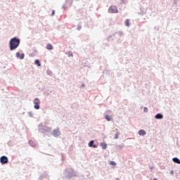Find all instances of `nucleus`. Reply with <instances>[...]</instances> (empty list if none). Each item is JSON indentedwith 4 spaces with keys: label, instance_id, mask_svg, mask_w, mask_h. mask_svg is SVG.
Segmentation results:
<instances>
[{
    "label": "nucleus",
    "instance_id": "obj_1",
    "mask_svg": "<svg viewBox=\"0 0 180 180\" xmlns=\"http://www.w3.org/2000/svg\"><path fill=\"white\" fill-rule=\"evenodd\" d=\"M19 44H20V39L16 37L12 38L9 42L10 50L11 51L12 50H15V49H18V47H19Z\"/></svg>",
    "mask_w": 180,
    "mask_h": 180
},
{
    "label": "nucleus",
    "instance_id": "obj_2",
    "mask_svg": "<svg viewBox=\"0 0 180 180\" xmlns=\"http://www.w3.org/2000/svg\"><path fill=\"white\" fill-rule=\"evenodd\" d=\"M108 12L109 13H117V7H116L115 6H110L108 8Z\"/></svg>",
    "mask_w": 180,
    "mask_h": 180
},
{
    "label": "nucleus",
    "instance_id": "obj_3",
    "mask_svg": "<svg viewBox=\"0 0 180 180\" xmlns=\"http://www.w3.org/2000/svg\"><path fill=\"white\" fill-rule=\"evenodd\" d=\"M34 109L39 110L40 109V100L39 98H35L34 101Z\"/></svg>",
    "mask_w": 180,
    "mask_h": 180
},
{
    "label": "nucleus",
    "instance_id": "obj_4",
    "mask_svg": "<svg viewBox=\"0 0 180 180\" xmlns=\"http://www.w3.org/2000/svg\"><path fill=\"white\" fill-rule=\"evenodd\" d=\"M0 162L1 164L4 165V164H8V158L6 156H2L0 158Z\"/></svg>",
    "mask_w": 180,
    "mask_h": 180
},
{
    "label": "nucleus",
    "instance_id": "obj_5",
    "mask_svg": "<svg viewBox=\"0 0 180 180\" xmlns=\"http://www.w3.org/2000/svg\"><path fill=\"white\" fill-rule=\"evenodd\" d=\"M53 135L55 137H57V136H60V130H58V129H55V130H53Z\"/></svg>",
    "mask_w": 180,
    "mask_h": 180
},
{
    "label": "nucleus",
    "instance_id": "obj_6",
    "mask_svg": "<svg viewBox=\"0 0 180 180\" xmlns=\"http://www.w3.org/2000/svg\"><path fill=\"white\" fill-rule=\"evenodd\" d=\"M94 141H91L89 143V147H93V148H96L97 146L96 145H94Z\"/></svg>",
    "mask_w": 180,
    "mask_h": 180
},
{
    "label": "nucleus",
    "instance_id": "obj_7",
    "mask_svg": "<svg viewBox=\"0 0 180 180\" xmlns=\"http://www.w3.org/2000/svg\"><path fill=\"white\" fill-rule=\"evenodd\" d=\"M139 136H146V131H144V129H141L139 131Z\"/></svg>",
    "mask_w": 180,
    "mask_h": 180
},
{
    "label": "nucleus",
    "instance_id": "obj_8",
    "mask_svg": "<svg viewBox=\"0 0 180 180\" xmlns=\"http://www.w3.org/2000/svg\"><path fill=\"white\" fill-rule=\"evenodd\" d=\"M107 144L105 143H101V147H102L103 150H106Z\"/></svg>",
    "mask_w": 180,
    "mask_h": 180
},
{
    "label": "nucleus",
    "instance_id": "obj_9",
    "mask_svg": "<svg viewBox=\"0 0 180 180\" xmlns=\"http://www.w3.org/2000/svg\"><path fill=\"white\" fill-rule=\"evenodd\" d=\"M162 117H164V116L162 115V114H157L155 115V119H162Z\"/></svg>",
    "mask_w": 180,
    "mask_h": 180
},
{
    "label": "nucleus",
    "instance_id": "obj_10",
    "mask_svg": "<svg viewBox=\"0 0 180 180\" xmlns=\"http://www.w3.org/2000/svg\"><path fill=\"white\" fill-rule=\"evenodd\" d=\"M174 162H176V164H180V160L178 159V158H173Z\"/></svg>",
    "mask_w": 180,
    "mask_h": 180
},
{
    "label": "nucleus",
    "instance_id": "obj_11",
    "mask_svg": "<svg viewBox=\"0 0 180 180\" xmlns=\"http://www.w3.org/2000/svg\"><path fill=\"white\" fill-rule=\"evenodd\" d=\"M46 49H47V50H53V45L49 44L46 46Z\"/></svg>",
    "mask_w": 180,
    "mask_h": 180
},
{
    "label": "nucleus",
    "instance_id": "obj_12",
    "mask_svg": "<svg viewBox=\"0 0 180 180\" xmlns=\"http://www.w3.org/2000/svg\"><path fill=\"white\" fill-rule=\"evenodd\" d=\"M34 64H36L38 67H40V65H41V64L40 63V60L37 59L34 61Z\"/></svg>",
    "mask_w": 180,
    "mask_h": 180
},
{
    "label": "nucleus",
    "instance_id": "obj_13",
    "mask_svg": "<svg viewBox=\"0 0 180 180\" xmlns=\"http://www.w3.org/2000/svg\"><path fill=\"white\" fill-rule=\"evenodd\" d=\"M126 26H130V20L129 19L125 20Z\"/></svg>",
    "mask_w": 180,
    "mask_h": 180
},
{
    "label": "nucleus",
    "instance_id": "obj_14",
    "mask_svg": "<svg viewBox=\"0 0 180 180\" xmlns=\"http://www.w3.org/2000/svg\"><path fill=\"white\" fill-rule=\"evenodd\" d=\"M105 119L108 122H110V117L109 115H105Z\"/></svg>",
    "mask_w": 180,
    "mask_h": 180
},
{
    "label": "nucleus",
    "instance_id": "obj_15",
    "mask_svg": "<svg viewBox=\"0 0 180 180\" xmlns=\"http://www.w3.org/2000/svg\"><path fill=\"white\" fill-rule=\"evenodd\" d=\"M20 60H23V58H25V54H21L20 56Z\"/></svg>",
    "mask_w": 180,
    "mask_h": 180
},
{
    "label": "nucleus",
    "instance_id": "obj_16",
    "mask_svg": "<svg viewBox=\"0 0 180 180\" xmlns=\"http://www.w3.org/2000/svg\"><path fill=\"white\" fill-rule=\"evenodd\" d=\"M110 165H116V162H115L114 161H111V162H110Z\"/></svg>",
    "mask_w": 180,
    "mask_h": 180
},
{
    "label": "nucleus",
    "instance_id": "obj_17",
    "mask_svg": "<svg viewBox=\"0 0 180 180\" xmlns=\"http://www.w3.org/2000/svg\"><path fill=\"white\" fill-rule=\"evenodd\" d=\"M68 54H69V57H72V56H73L72 52H71V51H70V52L68 53Z\"/></svg>",
    "mask_w": 180,
    "mask_h": 180
},
{
    "label": "nucleus",
    "instance_id": "obj_18",
    "mask_svg": "<svg viewBox=\"0 0 180 180\" xmlns=\"http://www.w3.org/2000/svg\"><path fill=\"white\" fill-rule=\"evenodd\" d=\"M143 110H144V112H148V108H147L145 107V108H143Z\"/></svg>",
    "mask_w": 180,
    "mask_h": 180
},
{
    "label": "nucleus",
    "instance_id": "obj_19",
    "mask_svg": "<svg viewBox=\"0 0 180 180\" xmlns=\"http://www.w3.org/2000/svg\"><path fill=\"white\" fill-rule=\"evenodd\" d=\"M16 56H17V57H19V56H20V54L19 53V52H18V53H16Z\"/></svg>",
    "mask_w": 180,
    "mask_h": 180
},
{
    "label": "nucleus",
    "instance_id": "obj_20",
    "mask_svg": "<svg viewBox=\"0 0 180 180\" xmlns=\"http://www.w3.org/2000/svg\"><path fill=\"white\" fill-rule=\"evenodd\" d=\"M54 13H55V11H54V10H53V11H52V16H53Z\"/></svg>",
    "mask_w": 180,
    "mask_h": 180
},
{
    "label": "nucleus",
    "instance_id": "obj_21",
    "mask_svg": "<svg viewBox=\"0 0 180 180\" xmlns=\"http://www.w3.org/2000/svg\"><path fill=\"white\" fill-rule=\"evenodd\" d=\"M78 30H81V27H77Z\"/></svg>",
    "mask_w": 180,
    "mask_h": 180
},
{
    "label": "nucleus",
    "instance_id": "obj_22",
    "mask_svg": "<svg viewBox=\"0 0 180 180\" xmlns=\"http://www.w3.org/2000/svg\"><path fill=\"white\" fill-rule=\"evenodd\" d=\"M117 180H119V179H117Z\"/></svg>",
    "mask_w": 180,
    "mask_h": 180
}]
</instances>
